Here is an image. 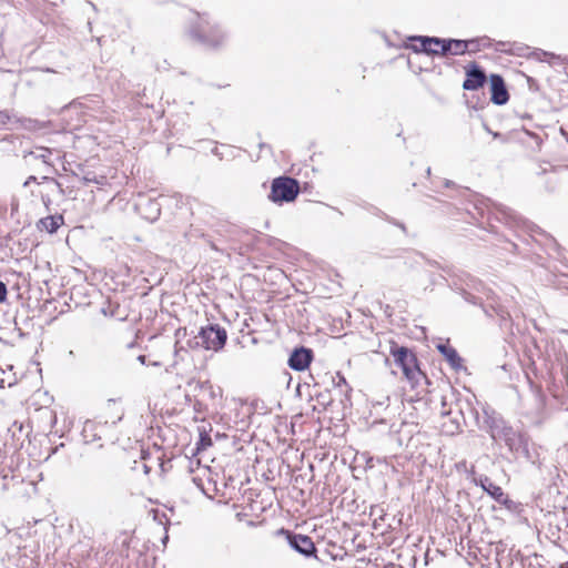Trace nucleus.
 I'll return each instance as SVG.
<instances>
[{"mask_svg":"<svg viewBox=\"0 0 568 568\" xmlns=\"http://www.w3.org/2000/svg\"><path fill=\"white\" fill-rule=\"evenodd\" d=\"M493 205L498 214L497 220L509 226L525 227L530 233V236L534 241L545 246L548 254H551L552 252H559L560 246L557 241L550 234L541 230L538 225L525 221L517 212L504 204L493 203Z\"/></svg>","mask_w":568,"mask_h":568,"instance_id":"obj_1","label":"nucleus"},{"mask_svg":"<svg viewBox=\"0 0 568 568\" xmlns=\"http://www.w3.org/2000/svg\"><path fill=\"white\" fill-rule=\"evenodd\" d=\"M389 353L413 388L418 387L422 381L429 384L426 374L419 368L418 359L412 349L393 343Z\"/></svg>","mask_w":568,"mask_h":568,"instance_id":"obj_2","label":"nucleus"},{"mask_svg":"<svg viewBox=\"0 0 568 568\" xmlns=\"http://www.w3.org/2000/svg\"><path fill=\"white\" fill-rule=\"evenodd\" d=\"M448 275L453 276L454 280L452 282V285L456 287V290L460 291V294L463 295L464 300L470 304H479L483 307L484 313L488 317H493L495 314L499 315L504 318V311L500 307H496L493 305L486 306L479 303V298L473 295L467 291V288H476L479 284V281H477L475 277H473L470 274L460 272V274H453L452 268L445 270Z\"/></svg>","mask_w":568,"mask_h":568,"instance_id":"obj_3","label":"nucleus"},{"mask_svg":"<svg viewBox=\"0 0 568 568\" xmlns=\"http://www.w3.org/2000/svg\"><path fill=\"white\" fill-rule=\"evenodd\" d=\"M190 36L206 48H219L225 41V34L221 29L211 24L207 14L199 16V21L191 27Z\"/></svg>","mask_w":568,"mask_h":568,"instance_id":"obj_4","label":"nucleus"},{"mask_svg":"<svg viewBox=\"0 0 568 568\" xmlns=\"http://www.w3.org/2000/svg\"><path fill=\"white\" fill-rule=\"evenodd\" d=\"M469 475L471 476V480L475 485L481 487L487 495L498 504L503 505L507 510L513 514H519L523 510V505L510 499L509 496L504 493L503 488L495 485L489 477L485 475L477 476L474 467L470 469Z\"/></svg>","mask_w":568,"mask_h":568,"instance_id":"obj_5","label":"nucleus"},{"mask_svg":"<svg viewBox=\"0 0 568 568\" xmlns=\"http://www.w3.org/2000/svg\"><path fill=\"white\" fill-rule=\"evenodd\" d=\"M226 339L227 333L225 328L221 327L219 324H209L200 328L193 341H189V346H202L207 351L219 352L224 347Z\"/></svg>","mask_w":568,"mask_h":568,"instance_id":"obj_6","label":"nucleus"},{"mask_svg":"<svg viewBox=\"0 0 568 568\" xmlns=\"http://www.w3.org/2000/svg\"><path fill=\"white\" fill-rule=\"evenodd\" d=\"M300 194V182L291 176L282 175L273 179L268 200L273 203L293 202Z\"/></svg>","mask_w":568,"mask_h":568,"instance_id":"obj_7","label":"nucleus"},{"mask_svg":"<svg viewBox=\"0 0 568 568\" xmlns=\"http://www.w3.org/2000/svg\"><path fill=\"white\" fill-rule=\"evenodd\" d=\"M276 535L285 536V539L290 547L296 552L305 557H315L316 548L312 538L307 535L296 534L294 531L281 528L276 530Z\"/></svg>","mask_w":568,"mask_h":568,"instance_id":"obj_8","label":"nucleus"},{"mask_svg":"<svg viewBox=\"0 0 568 568\" xmlns=\"http://www.w3.org/2000/svg\"><path fill=\"white\" fill-rule=\"evenodd\" d=\"M510 424L495 409L490 407L483 408V424L479 426L487 432L490 438L497 443L499 434Z\"/></svg>","mask_w":568,"mask_h":568,"instance_id":"obj_9","label":"nucleus"},{"mask_svg":"<svg viewBox=\"0 0 568 568\" xmlns=\"http://www.w3.org/2000/svg\"><path fill=\"white\" fill-rule=\"evenodd\" d=\"M466 79L463 82V89L466 91H476L483 88L487 81V77L483 68L476 63L470 62L466 68Z\"/></svg>","mask_w":568,"mask_h":568,"instance_id":"obj_10","label":"nucleus"},{"mask_svg":"<svg viewBox=\"0 0 568 568\" xmlns=\"http://www.w3.org/2000/svg\"><path fill=\"white\" fill-rule=\"evenodd\" d=\"M314 354L311 348L298 346L291 353L287 365L291 369L303 372L307 369L313 361Z\"/></svg>","mask_w":568,"mask_h":568,"instance_id":"obj_11","label":"nucleus"},{"mask_svg":"<svg viewBox=\"0 0 568 568\" xmlns=\"http://www.w3.org/2000/svg\"><path fill=\"white\" fill-rule=\"evenodd\" d=\"M490 100L496 105H504L509 100V93L504 78L500 74L493 73L489 77Z\"/></svg>","mask_w":568,"mask_h":568,"instance_id":"obj_12","label":"nucleus"},{"mask_svg":"<svg viewBox=\"0 0 568 568\" xmlns=\"http://www.w3.org/2000/svg\"><path fill=\"white\" fill-rule=\"evenodd\" d=\"M435 40V37L429 36H412L408 38V41L410 42L407 48L413 50L415 53H425L427 55H436L438 54L437 49H433L430 45L434 44L433 41Z\"/></svg>","mask_w":568,"mask_h":568,"instance_id":"obj_13","label":"nucleus"},{"mask_svg":"<svg viewBox=\"0 0 568 568\" xmlns=\"http://www.w3.org/2000/svg\"><path fill=\"white\" fill-rule=\"evenodd\" d=\"M529 442L530 438L528 435H526L524 440L517 445L518 450H514L511 455L515 459L523 458L525 462L530 463L531 465L540 466L539 454L536 449L530 448Z\"/></svg>","mask_w":568,"mask_h":568,"instance_id":"obj_14","label":"nucleus"},{"mask_svg":"<svg viewBox=\"0 0 568 568\" xmlns=\"http://www.w3.org/2000/svg\"><path fill=\"white\" fill-rule=\"evenodd\" d=\"M527 434L521 430H516L511 425L507 426L497 437V443L503 442L511 454L518 450L517 445L524 440Z\"/></svg>","mask_w":568,"mask_h":568,"instance_id":"obj_15","label":"nucleus"},{"mask_svg":"<svg viewBox=\"0 0 568 568\" xmlns=\"http://www.w3.org/2000/svg\"><path fill=\"white\" fill-rule=\"evenodd\" d=\"M437 351L445 357L450 367L455 371L466 369L463 365V358L459 356L457 351L448 343H440L436 346Z\"/></svg>","mask_w":568,"mask_h":568,"instance_id":"obj_16","label":"nucleus"},{"mask_svg":"<svg viewBox=\"0 0 568 568\" xmlns=\"http://www.w3.org/2000/svg\"><path fill=\"white\" fill-rule=\"evenodd\" d=\"M464 415L462 410H458L447 422L443 423V432L447 435H455L462 432V422H464Z\"/></svg>","mask_w":568,"mask_h":568,"instance_id":"obj_17","label":"nucleus"},{"mask_svg":"<svg viewBox=\"0 0 568 568\" xmlns=\"http://www.w3.org/2000/svg\"><path fill=\"white\" fill-rule=\"evenodd\" d=\"M63 224V216L62 215H49L45 217H42L39 223L38 227L45 230L50 234L55 233L58 229Z\"/></svg>","mask_w":568,"mask_h":568,"instance_id":"obj_18","label":"nucleus"},{"mask_svg":"<svg viewBox=\"0 0 568 568\" xmlns=\"http://www.w3.org/2000/svg\"><path fill=\"white\" fill-rule=\"evenodd\" d=\"M80 172H74L73 174L75 176H80L81 174V181L84 185H88L90 183H94L98 185H104L106 183V176L105 175H97L92 171H84L82 166H79Z\"/></svg>","mask_w":568,"mask_h":568,"instance_id":"obj_19","label":"nucleus"},{"mask_svg":"<svg viewBox=\"0 0 568 568\" xmlns=\"http://www.w3.org/2000/svg\"><path fill=\"white\" fill-rule=\"evenodd\" d=\"M479 42L478 39H452V54L453 55H463L468 52L469 47L471 44H477Z\"/></svg>","mask_w":568,"mask_h":568,"instance_id":"obj_20","label":"nucleus"},{"mask_svg":"<svg viewBox=\"0 0 568 568\" xmlns=\"http://www.w3.org/2000/svg\"><path fill=\"white\" fill-rule=\"evenodd\" d=\"M434 45L440 47V50H438L437 55H447L452 54V39H444L435 37V40H432Z\"/></svg>","mask_w":568,"mask_h":568,"instance_id":"obj_21","label":"nucleus"},{"mask_svg":"<svg viewBox=\"0 0 568 568\" xmlns=\"http://www.w3.org/2000/svg\"><path fill=\"white\" fill-rule=\"evenodd\" d=\"M212 438L210 436V434L205 430H201L200 432V438H199V442L196 444V449L197 450H204L206 449L207 447L212 446Z\"/></svg>","mask_w":568,"mask_h":568,"instance_id":"obj_22","label":"nucleus"},{"mask_svg":"<svg viewBox=\"0 0 568 568\" xmlns=\"http://www.w3.org/2000/svg\"><path fill=\"white\" fill-rule=\"evenodd\" d=\"M52 152L49 149L42 148L39 152H30L36 159L41 160L44 163H49Z\"/></svg>","mask_w":568,"mask_h":568,"instance_id":"obj_23","label":"nucleus"},{"mask_svg":"<svg viewBox=\"0 0 568 568\" xmlns=\"http://www.w3.org/2000/svg\"><path fill=\"white\" fill-rule=\"evenodd\" d=\"M119 304L113 305L111 302H108L106 305L101 307V313L104 316L114 317L116 315V311L119 310Z\"/></svg>","mask_w":568,"mask_h":568,"instance_id":"obj_24","label":"nucleus"},{"mask_svg":"<svg viewBox=\"0 0 568 568\" xmlns=\"http://www.w3.org/2000/svg\"><path fill=\"white\" fill-rule=\"evenodd\" d=\"M532 55L539 60V61H546V59L550 58V59H554L555 58V54L552 53H549V52H546L544 50H537V51H534Z\"/></svg>","mask_w":568,"mask_h":568,"instance_id":"obj_25","label":"nucleus"},{"mask_svg":"<svg viewBox=\"0 0 568 568\" xmlns=\"http://www.w3.org/2000/svg\"><path fill=\"white\" fill-rule=\"evenodd\" d=\"M410 260L409 266L413 267L415 264L419 263V260H425V256L419 252L413 251L410 252ZM406 263L408 264V262Z\"/></svg>","mask_w":568,"mask_h":568,"instance_id":"obj_26","label":"nucleus"},{"mask_svg":"<svg viewBox=\"0 0 568 568\" xmlns=\"http://www.w3.org/2000/svg\"><path fill=\"white\" fill-rule=\"evenodd\" d=\"M94 426H95V425H94V423H93V422H90V420L85 422L84 427H83V430H82L83 437H84L85 439H88L89 434H91V433L93 432Z\"/></svg>","mask_w":568,"mask_h":568,"instance_id":"obj_27","label":"nucleus"},{"mask_svg":"<svg viewBox=\"0 0 568 568\" xmlns=\"http://www.w3.org/2000/svg\"><path fill=\"white\" fill-rule=\"evenodd\" d=\"M8 296L7 285L0 281V303L6 302Z\"/></svg>","mask_w":568,"mask_h":568,"instance_id":"obj_28","label":"nucleus"},{"mask_svg":"<svg viewBox=\"0 0 568 568\" xmlns=\"http://www.w3.org/2000/svg\"><path fill=\"white\" fill-rule=\"evenodd\" d=\"M52 186H53L52 192H57L61 196L64 195V189L62 187L61 183L58 180H54L52 182Z\"/></svg>","mask_w":568,"mask_h":568,"instance_id":"obj_29","label":"nucleus"},{"mask_svg":"<svg viewBox=\"0 0 568 568\" xmlns=\"http://www.w3.org/2000/svg\"><path fill=\"white\" fill-rule=\"evenodd\" d=\"M10 122V115L7 111L0 110V125H7Z\"/></svg>","mask_w":568,"mask_h":568,"instance_id":"obj_30","label":"nucleus"},{"mask_svg":"<svg viewBox=\"0 0 568 568\" xmlns=\"http://www.w3.org/2000/svg\"><path fill=\"white\" fill-rule=\"evenodd\" d=\"M479 40V45L484 48L491 47V40L488 37L477 38Z\"/></svg>","mask_w":568,"mask_h":568,"instance_id":"obj_31","label":"nucleus"},{"mask_svg":"<svg viewBox=\"0 0 568 568\" xmlns=\"http://www.w3.org/2000/svg\"><path fill=\"white\" fill-rule=\"evenodd\" d=\"M42 203L44 204L45 209L49 211L51 205V197L49 194H41Z\"/></svg>","mask_w":568,"mask_h":568,"instance_id":"obj_32","label":"nucleus"},{"mask_svg":"<svg viewBox=\"0 0 568 568\" xmlns=\"http://www.w3.org/2000/svg\"><path fill=\"white\" fill-rule=\"evenodd\" d=\"M38 182V179L34 175H30L23 183V186L27 187L30 183Z\"/></svg>","mask_w":568,"mask_h":568,"instance_id":"obj_33","label":"nucleus"},{"mask_svg":"<svg viewBox=\"0 0 568 568\" xmlns=\"http://www.w3.org/2000/svg\"><path fill=\"white\" fill-rule=\"evenodd\" d=\"M479 48H480L479 42H478L477 44H471V45L469 47L468 52H469V53H475V52L479 51Z\"/></svg>","mask_w":568,"mask_h":568,"instance_id":"obj_34","label":"nucleus"},{"mask_svg":"<svg viewBox=\"0 0 568 568\" xmlns=\"http://www.w3.org/2000/svg\"><path fill=\"white\" fill-rule=\"evenodd\" d=\"M337 377H338V383H337V386H341V385H347L346 383V379L343 375H341L339 373L337 374Z\"/></svg>","mask_w":568,"mask_h":568,"instance_id":"obj_35","label":"nucleus"},{"mask_svg":"<svg viewBox=\"0 0 568 568\" xmlns=\"http://www.w3.org/2000/svg\"><path fill=\"white\" fill-rule=\"evenodd\" d=\"M491 135L494 136V139H500L503 142L507 141V139L499 132H493Z\"/></svg>","mask_w":568,"mask_h":568,"instance_id":"obj_36","label":"nucleus"},{"mask_svg":"<svg viewBox=\"0 0 568 568\" xmlns=\"http://www.w3.org/2000/svg\"><path fill=\"white\" fill-rule=\"evenodd\" d=\"M55 179L54 178H51V176H42L41 178V182H48V183H51L54 181Z\"/></svg>","mask_w":568,"mask_h":568,"instance_id":"obj_37","label":"nucleus"},{"mask_svg":"<svg viewBox=\"0 0 568 568\" xmlns=\"http://www.w3.org/2000/svg\"><path fill=\"white\" fill-rule=\"evenodd\" d=\"M194 409H195L196 412H201V410H202V403H201L200 400H196V402L194 403Z\"/></svg>","mask_w":568,"mask_h":568,"instance_id":"obj_38","label":"nucleus"},{"mask_svg":"<svg viewBox=\"0 0 568 568\" xmlns=\"http://www.w3.org/2000/svg\"><path fill=\"white\" fill-rule=\"evenodd\" d=\"M396 226H398L403 232H406V226L404 223L400 222H393Z\"/></svg>","mask_w":568,"mask_h":568,"instance_id":"obj_39","label":"nucleus"},{"mask_svg":"<svg viewBox=\"0 0 568 568\" xmlns=\"http://www.w3.org/2000/svg\"><path fill=\"white\" fill-rule=\"evenodd\" d=\"M138 361L141 363V364H145V361H146V356L145 355H139L138 356Z\"/></svg>","mask_w":568,"mask_h":568,"instance_id":"obj_40","label":"nucleus"},{"mask_svg":"<svg viewBox=\"0 0 568 568\" xmlns=\"http://www.w3.org/2000/svg\"><path fill=\"white\" fill-rule=\"evenodd\" d=\"M453 184H454V182H453V181H450V180H446V181H445V186H446V187H450Z\"/></svg>","mask_w":568,"mask_h":568,"instance_id":"obj_41","label":"nucleus"},{"mask_svg":"<svg viewBox=\"0 0 568 568\" xmlns=\"http://www.w3.org/2000/svg\"><path fill=\"white\" fill-rule=\"evenodd\" d=\"M484 129L486 132L493 134V131L489 129V126L486 123H484Z\"/></svg>","mask_w":568,"mask_h":568,"instance_id":"obj_42","label":"nucleus"},{"mask_svg":"<svg viewBox=\"0 0 568 568\" xmlns=\"http://www.w3.org/2000/svg\"><path fill=\"white\" fill-rule=\"evenodd\" d=\"M443 415H444V416H446V415H447V416H450V415H453V412H452V410H449V412H443Z\"/></svg>","mask_w":568,"mask_h":568,"instance_id":"obj_43","label":"nucleus"},{"mask_svg":"<svg viewBox=\"0 0 568 568\" xmlns=\"http://www.w3.org/2000/svg\"><path fill=\"white\" fill-rule=\"evenodd\" d=\"M258 146L262 150V149L266 148L267 145L265 143H260Z\"/></svg>","mask_w":568,"mask_h":568,"instance_id":"obj_44","label":"nucleus"},{"mask_svg":"<svg viewBox=\"0 0 568 568\" xmlns=\"http://www.w3.org/2000/svg\"><path fill=\"white\" fill-rule=\"evenodd\" d=\"M212 152H213V154L219 155L217 148H214Z\"/></svg>","mask_w":568,"mask_h":568,"instance_id":"obj_45","label":"nucleus"},{"mask_svg":"<svg viewBox=\"0 0 568 568\" xmlns=\"http://www.w3.org/2000/svg\"><path fill=\"white\" fill-rule=\"evenodd\" d=\"M427 263H428L429 265H436V264H437L436 262H433V261H429V260H427Z\"/></svg>","mask_w":568,"mask_h":568,"instance_id":"obj_46","label":"nucleus"},{"mask_svg":"<svg viewBox=\"0 0 568 568\" xmlns=\"http://www.w3.org/2000/svg\"><path fill=\"white\" fill-rule=\"evenodd\" d=\"M211 247L215 251H217V247L215 246V244L211 243Z\"/></svg>","mask_w":568,"mask_h":568,"instance_id":"obj_47","label":"nucleus"},{"mask_svg":"<svg viewBox=\"0 0 568 568\" xmlns=\"http://www.w3.org/2000/svg\"><path fill=\"white\" fill-rule=\"evenodd\" d=\"M498 47H504L505 45V42H498L497 43Z\"/></svg>","mask_w":568,"mask_h":568,"instance_id":"obj_48","label":"nucleus"},{"mask_svg":"<svg viewBox=\"0 0 568 568\" xmlns=\"http://www.w3.org/2000/svg\"><path fill=\"white\" fill-rule=\"evenodd\" d=\"M509 244H510L514 248H517V245H516L515 243L509 242Z\"/></svg>","mask_w":568,"mask_h":568,"instance_id":"obj_49","label":"nucleus"},{"mask_svg":"<svg viewBox=\"0 0 568 568\" xmlns=\"http://www.w3.org/2000/svg\"><path fill=\"white\" fill-rule=\"evenodd\" d=\"M98 437L95 434L92 435V440H95Z\"/></svg>","mask_w":568,"mask_h":568,"instance_id":"obj_50","label":"nucleus"}]
</instances>
